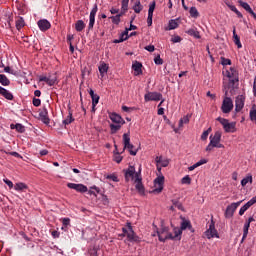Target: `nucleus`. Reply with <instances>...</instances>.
<instances>
[{"instance_id": "nucleus-3", "label": "nucleus", "mask_w": 256, "mask_h": 256, "mask_svg": "<svg viewBox=\"0 0 256 256\" xmlns=\"http://www.w3.org/2000/svg\"><path fill=\"white\" fill-rule=\"evenodd\" d=\"M127 227L128 228H123L122 231L127 237L128 241H130V243H139V236H137L135 231H133V226H131V223H127Z\"/></svg>"}, {"instance_id": "nucleus-54", "label": "nucleus", "mask_w": 256, "mask_h": 256, "mask_svg": "<svg viewBox=\"0 0 256 256\" xmlns=\"http://www.w3.org/2000/svg\"><path fill=\"white\" fill-rule=\"evenodd\" d=\"M160 165L161 167H169V159H162Z\"/></svg>"}, {"instance_id": "nucleus-10", "label": "nucleus", "mask_w": 256, "mask_h": 256, "mask_svg": "<svg viewBox=\"0 0 256 256\" xmlns=\"http://www.w3.org/2000/svg\"><path fill=\"white\" fill-rule=\"evenodd\" d=\"M124 173L126 183H129L130 181H135V175H137V172L135 171V166H129L128 169L124 170Z\"/></svg>"}, {"instance_id": "nucleus-37", "label": "nucleus", "mask_w": 256, "mask_h": 256, "mask_svg": "<svg viewBox=\"0 0 256 256\" xmlns=\"http://www.w3.org/2000/svg\"><path fill=\"white\" fill-rule=\"evenodd\" d=\"M228 7L233 11V13L237 15V17H239V19H243V14L239 10H237V7H235V5H228Z\"/></svg>"}, {"instance_id": "nucleus-39", "label": "nucleus", "mask_w": 256, "mask_h": 256, "mask_svg": "<svg viewBox=\"0 0 256 256\" xmlns=\"http://www.w3.org/2000/svg\"><path fill=\"white\" fill-rule=\"evenodd\" d=\"M187 123H189V115H186L179 120V129H181L183 125H187Z\"/></svg>"}, {"instance_id": "nucleus-47", "label": "nucleus", "mask_w": 256, "mask_h": 256, "mask_svg": "<svg viewBox=\"0 0 256 256\" xmlns=\"http://www.w3.org/2000/svg\"><path fill=\"white\" fill-rule=\"evenodd\" d=\"M97 193H99V188L97 187H91V189L88 191L89 195H94V197H97Z\"/></svg>"}, {"instance_id": "nucleus-48", "label": "nucleus", "mask_w": 256, "mask_h": 256, "mask_svg": "<svg viewBox=\"0 0 256 256\" xmlns=\"http://www.w3.org/2000/svg\"><path fill=\"white\" fill-rule=\"evenodd\" d=\"M91 99H92V106L97 107V104L99 103V95L96 94L95 96H92Z\"/></svg>"}, {"instance_id": "nucleus-63", "label": "nucleus", "mask_w": 256, "mask_h": 256, "mask_svg": "<svg viewBox=\"0 0 256 256\" xmlns=\"http://www.w3.org/2000/svg\"><path fill=\"white\" fill-rule=\"evenodd\" d=\"M247 235H249V228H243V239H247Z\"/></svg>"}, {"instance_id": "nucleus-23", "label": "nucleus", "mask_w": 256, "mask_h": 256, "mask_svg": "<svg viewBox=\"0 0 256 256\" xmlns=\"http://www.w3.org/2000/svg\"><path fill=\"white\" fill-rule=\"evenodd\" d=\"M99 73L101 75V77H105V73H107L109 71V65H107V63L102 62L99 67Z\"/></svg>"}, {"instance_id": "nucleus-29", "label": "nucleus", "mask_w": 256, "mask_h": 256, "mask_svg": "<svg viewBox=\"0 0 256 256\" xmlns=\"http://www.w3.org/2000/svg\"><path fill=\"white\" fill-rule=\"evenodd\" d=\"M238 3L240 6H242L243 9H245V11H247V13H253V9H251L249 3L244 2L242 0H239Z\"/></svg>"}, {"instance_id": "nucleus-20", "label": "nucleus", "mask_w": 256, "mask_h": 256, "mask_svg": "<svg viewBox=\"0 0 256 256\" xmlns=\"http://www.w3.org/2000/svg\"><path fill=\"white\" fill-rule=\"evenodd\" d=\"M112 123H121V124H125V120L117 113H111L109 115Z\"/></svg>"}, {"instance_id": "nucleus-60", "label": "nucleus", "mask_w": 256, "mask_h": 256, "mask_svg": "<svg viewBox=\"0 0 256 256\" xmlns=\"http://www.w3.org/2000/svg\"><path fill=\"white\" fill-rule=\"evenodd\" d=\"M146 51H149V53H153L155 51V46L154 45H148L145 47Z\"/></svg>"}, {"instance_id": "nucleus-62", "label": "nucleus", "mask_w": 256, "mask_h": 256, "mask_svg": "<svg viewBox=\"0 0 256 256\" xmlns=\"http://www.w3.org/2000/svg\"><path fill=\"white\" fill-rule=\"evenodd\" d=\"M62 223L64 227H67L71 223V220L69 218H63Z\"/></svg>"}, {"instance_id": "nucleus-42", "label": "nucleus", "mask_w": 256, "mask_h": 256, "mask_svg": "<svg viewBox=\"0 0 256 256\" xmlns=\"http://www.w3.org/2000/svg\"><path fill=\"white\" fill-rule=\"evenodd\" d=\"M47 85H49L50 87H53V85H55V83H57V77H52V76H49L48 77V80H47Z\"/></svg>"}, {"instance_id": "nucleus-30", "label": "nucleus", "mask_w": 256, "mask_h": 256, "mask_svg": "<svg viewBox=\"0 0 256 256\" xmlns=\"http://www.w3.org/2000/svg\"><path fill=\"white\" fill-rule=\"evenodd\" d=\"M179 27V23H177V20H170L168 24L167 31H173V29H177Z\"/></svg>"}, {"instance_id": "nucleus-25", "label": "nucleus", "mask_w": 256, "mask_h": 256, "mask_svg": "<svg viewBox=\"0 0 256 256\" xmlns=\"http://www.w3.org/2000/svg\"><path fill=\"white\" fill-rule=\"evenodd\" d=\"M14 189H15V191H25V190L29 189V186H27V184H25L23 182H18L14 185Z\"/></svg>"}, {"instance_id": "nucleus-17", "label": "nucleus", "mask_w": 256, "mask_h": 256, "mask_svg": "<svg viewBox=\"0 0 256 256\" xmlns=\"http://www.w3.org/2000/svg\"><path fill=\"white\" fill-rule=\"evenodd\" d=\"M185 229H189L191 233H195V229H193V225H191V221L186 220L185 218H182V223L179 228V230L181 231V235H183V231H185Z\"/></svg>"}, {"instance_id": "nucleus-16", "label": "nucleus", "mask_w": 256, "mask_h": 256, "mask_svg": "<svg viewBox=\"0 0 256 256\" xmlns=\"http://www.w3.org/2000/svg\"><path fill=\"white\" fill-rule=\"evenodd\" d=\"M98 7L97 4H94L91 12H90V17H89V25H88V30L91 31L95 25V15H97Z\"/></svg>"}, {"instance_id": "nucleus-55", "label": "nucleus", "mask_w": 256, "mask_h": 256, "mask_svg": "<svg viewBox=\"0 0 256 256\" xmlns=\"http://www.w3.org/2000/svg\"><path fill=\"white\" fill-rule=\"evenodd\" d=\"M207 163V159H201L197 163H195V167H201V165H205Z\"/></svg>"}, {"instance_id": "nucleus-49", "label": "nucleus", "mask_w": 256, "mask_h": 256, "mask_svg": "<svg viewBox=\"0 0 256 256\" xmlns=\"http://www.w3.org/2000/svg\"><path fill=\"white\" fill-rule=\"evenodd\" d=\"M123 41H127V38L125 35H123V33H121L120 38L113 40V43H123Z\"/></svg>"}, {"instance_id": "nucleus-28", "label": "nucleus", "mask_w": 256, "mask_h": 256, "mask_svg": "<svg viewBox=\"0 0 256 256\" xmlns=\"http://www.w3.org/2000/svg\"><path fill=\"white\" fill-rule=\"evenodd\" d=\"M0 83L4 87H7V86L11 85V81L4 74H0Z\"/></svg>"}, {"instance_id": "nucleus-58", "label": "nucleus", "mask_w": 256, "mask_h": 256, "mask_svg": "<svg viewBox=\"0 0 256 256\" xmlns=\"http://www.w3.org/2000/svg\"><path fill=\"white\" fill-rule=\"evenodd\" d=\"M147 25L148 27H151V25H153V15L148 14Z\"/></svg>"}, {"instance_id": "nucleus-35", "label": "nucleus", "mask_w": 256, "mask_h": 256, "mask_svg": "<svg viewBox=\"0 0 256 256\" xmlns=\"http://www.w3.org/2000/svg\"><path fill=\"white\" fill-rule=\"evenodd\" d=\"M123 14H117L116 16H111L110 19L112 20V23H114V25H119V23H121V17Z\"/></svg>"}, {"instance_id": "nucleus-6", "label": "nucleus", "mask_w": 256, "mask_h": 256, "mask_svg": "<svg viewBox=\"0 0 256 256\" xmlns=\"http://www.w3.org/2000/svg\"><path fill=\"white\" fill-rule=\"evenodd\" d=\"M143 178L141 177V169L135 174V180L134 183L136 190L140 195H145V186H143Z\"/></svg>"}, {"instance_id": "nucleus-9", "label": "nucleus", "mask_w": 256, "mask_h": 256, "mask_svg": "<svg viewBox=\"0 0 256 256\" xmlns=\"http://www.w3.org/2000/svg\"><path fill=\"white\" fill-rule=\"evenodd\" d=\"M205 235L207 239H213L216 237V239H219V233L217 232V229H215V222H211L209 225V229L205 231Z\"/></svg>"}, {"instance_id": "nucleus-15", "label": "nucleus", "mask_w": 256, "mask_h": 256, "mask_svg": "<svg viewBox=\"0 0 256 256\" xmlns=\"http://www.w3.org/2000/svg\"><path fill=\"white\" fill-rule=\"evenodd\" d=\"M67 188L74 189V191H77L78 193H87L88 191L87 186L83 184L68 183Z\"/></svg>"}, {"instance_id": "nucleus-45", "label": "nucleus", "mask_w": 256, "mask_h": 256, "mask_svg": "<svg viewBox=\"0 0 256 256\" xmlns=\"http://www.w3.org/2000/svg\"><path fill=\"white\" fill-rule=\"evenodd\" d=\"M156 3L155 1L151 2L148 9V15L153 16V12L155 11Z\"/></svg>"}, {"instance_id": "nucleus-27", "label": "nucleus", "mask_w": 256, "mask_h": 256, "mask_svg": "<svg viewBox=\"0 0 256 256\" xmlns=\"http://www.w3.org/2000/svg\"><path fill=\"white\" fill-rule=\"evenodd\" d=\"M233 39H234V43H235V45H237L238 49H241V47H243V45L241 44V40L239 38V35H237L235 28L233 29Z\"/></svg>"}, {"instance_id": "nucleus-36", "label": "nucleus", "mask_w": 256, "mask_h": 256, "mask_svg": "<svg viewBox=\"0 0 256 256\" xmlns=\"http://www.w3.org/2000/svg\"><path fill=\"white\" fill-rule=\"evenodd\" d=\"M75 119H73V113L69 112V115L66 119L63 120L64 125H71L72 122H74Z\"/></svg>"}, {"instance_id": "nucleus-34", "label": "nucleus", "mask_w": 256, "mask_h": 256, "mask_svg": "<svg viewBox=\"0 0 256 256\" xmlns=\"http://www.w3.org/2000/svg\"><path fill=\"white\" fill-rule=\"evenodd\" d=\"M250 120L255 121L256 123V105L255 104H253L250 109Z\"/></svg>"}, {"instance_id": "nucleus-56", "label": "nucleus", "mask_w": 256, "mask_h": 256, "mask_svg": "<svg viewBox=\"0 0 256 256\" xmlns=\"http://www.w3.org/2000/svg\"><path fill=\"white\" fill-rule=\"evenodd\" d=\"M33 105L34 107H39L41 105V99L33 98Z\"/></svg>"}, {"instance_id": "nucleus-44", "label": "nucleus", "mask_w": 256, "mask_h": 256, "mask_svg": "<svg viewBox=\"0 0 256 256\" xmlns=\"http://www.w3.org/2000/svg\"><path fill=\"white\" fill-rule=\"evenodd\" d=\"M172 205L176 208L179 209V211H183V204L177 200H172Z\"/></svg>"}, {"instance_id": "nucleus-11", "label": "nucleus", "mask_w": 256, "mask_h": 256, "mask_svg": "<svg viewBox=\"0 0 256 256\" xmlns=\"http://www.w3.org/2000/svg\"><path fill=\"white\" fill-rule=\"evenodd\" d=\"M161 99H163V94H161L159 92H148L144 96V100L146 102H149V101H161Z\"/></svg>"}, {"instance_id": "nucleus-41", "label": "nucleus", "mask_w": 256, "mask_h": 256, "mask_svg": "<svg viewBox=\"0 0 256 256\" xmlns=\"http://www.w3.org/2000/svg\"><path fill=\"white\" fill-rule=\"evenodd\" d=\"M189 13L194 19H197V17H199V11L196 7H191Z\"/></svg>"}, {"instance_id": "nucleus-38", "label": "nucleus", "mask_w": 256, "mask_h": 256, "mask_svg": "<svg viewBox=\"0 0 256 256\" xmlns=\"http://www.w3.org/2000/svg\"><path fill=\"white\" fill-rule=\"evenodd\" d=\"M133 9L135 13H141V11H143V5H141V1H137Z\"/></svg>"}, {"instance_id": "nucleus-50", "label": "nucleus", "mask_w": 256, "mask_h": 256, "mask_svg": "<svg viewBox=\"0 0 256 256\" xmlns=\"http://www.w3.org/2000/svg\"><path fill=\"white\" fill-rule=\"evenodd\" d=\"M221 63L224 66L231 65V59H228V58H225V57H221Z\"/></svg>"}, {"instance_id": "nucleus-14", "label": "nucleus", "mask_w": 256, "mask_h": 256, "mask_svg": "<svg viewBox=\"0 0 256 256\" xmlns=\"http://www.w3.org/2000/svg\"><path fill=\"white\" fill-rule=\"evenodd\" d=\"M227 77L230 79V83L235 85V83H239V76L237 74V70L235 68H230L227 72Z\"/></svg>"}, {"instance_id": "nucleus-4", "label": "nucleus", "mask_w": 256, "mask_h": 256, "mask_svg": "<svg viewBox=\"0 0 256 256\" xmlns=\"http://www.w3.org/2000/svg\"><path fill=\"white\" fill-rule=\"evenodd\" d=\"M216 121H219V123H221L226 133H235V131H237V129L235 128L237 124L235 122H229V120L221 117H218Z\"/></svg>"}, {"instance_id": "nucleus-53", "label": "nucleus", "mask_w": 256, "mask_h": 256, "mask_svg": "<svg viewBox=\"0 0 256 256\" xmlns=\"http://www.w3.org/2000/svg\"><path fill=\"white\" fill-rule=\"evenodd\" d=\"M172 43H181L182 38L181 36H174L171 38Z\"/></svg>"}, {"instance_id": "nucleus-18", "label": "nucleus", "mask_w": 256, "mask_h": 256, "mask_svg": "<svg viewBox=\"0 0 256 256\" xmlns=\"http://www.w3.org/2000/svg\"><path fill=\"white\" fill-rule=\"evenodd\" d=\"M38 27L40 31H49L51 29V22L47 19H42L38 21Z\"/></svg>"}, {"instance_id": "nucleus-64", "label": "nucleus", "mask_w": 256, "mask_h": 256, "mask_svg": "<svg viewBox=\"0 0 256 256\" xmlns=\"http://www.w3.org/2000/svg\"><path fill=\"white\" fill-rule=\"evenodd\" d=\"M122 110L125 111V113H129L133 111V108L127 107V106H122Z\"/></svg>"}, {"instance_id": "nucleus-43", "label": "nucleus", "mask_w": 256, "mask_h": 256, "mask_svg": "<svg viewBox=\"0 0 256 256\" xmlns=\"http://www.w3.org/2000/svg\"><path fill=\"white\" fill-rule=\"evenodd\" d=\"M182 185H191V177L189 175H186L181 179Z\"/></svg>"}, {"instance_id": "nucleus-52", "label": "nucleus", "mask_w": 256, "mask_h": 256, "mask_svg": "<svg viewBox=\"0 0 256 256\" xmlns=\"http://www.w3.org/2000/svg\"><path fill=\"white\" fill-rule=\"evenodd\" d=\"M114 161H116L117 163H121V161H123V156H121L119 152H117L114 156Z\"/></svg>"}, {"instance_id": "nucleus-12", "label": "nucleus", "mask_w": 256, "mask_h": 256, "mask_svg": "<svg viewBox=\"0 0 256 256\" xmlns=\"http://www.w3.org/2000/svg\"><path fill=\"white\" fill-rule=\"evenodd\" d=\"M163 183H165V176H158L154 180L155 189L153 190V193H161L163 191Z\"/></svg>"}, {"instance_id": "nucleus-31", "label": "nucleus", "mask_w": 256, "mask_h": 256, "mask_svg": "<svg viewBox=\"0 0 256 256\" xmlns=\"http://www.w3.org/2000/svg\"><path fill=\"white\" fill-rule=\"evenodd\" d=\"M124 124L121 123H115V124H110V130L112 134L117 133L121 129V126Z\"/></svg>"}, {"instance_id": "nucleus-57", "label": "nucleus", "mask_w": 256, "mask_h": 256, "mask_svg": "<svg viewBox=\"0 0 256 256\" xmlns=\"http://www.w3.org/2000/svg\"><path fill=\"white\" fill-rule=\"evenodd\" d=\"M127 7H129V0H122V9L127 11Z\"/></svg>"}, {"instance_id": "nucleus-5", "label": "nucleus", "mask_w": 256, "mask_h": 256, "mask_svg": "<svg viewBox=\"0 0 256 256\" xmlns=\"http://www.w3.org/2000/svg\"><path fill=\"white\" fill-rule=\"evenodd\" d=\"M123 143H124V149H127L130 155L135 157V155H137V150H133L135 149V146L131 144V136L129 135V133L123 134Z\"/></svg>"}, {"instance_id": "nucleus-1", "label": "nucleus", "mask_w": 256, "mask_h": 256, "mask_svg": "<svg viewBox=\"0 0 256 256\" xmlns=\"http://www.w3.org/2000/svg\"><path fill=\"white\" fill-rule=\"evenodd\" d=\"M155 229L161 243H165L169 239L181 241V230L179 228H174V235L169 232V227L167 226H162L160 230L155 226Z\"/></svg>"}, {"instance_id": "nucleus-51", "label": "nucleus", "mask_w": 256, "mask_h": 256, "mask_svg": "<svg viewBox=\"0 0 256 256\" xmlns=\"http://www.w3.org/2000/svg\"><path fill=\"white\" fill-rule=\"evenodd\" d=\"M154 63L155 65H163V59H161L160 55L154 58Z\"/></svg>"}, {"instance_id": "nucleus-24", "label": "nucleus", "mask_w": 256, "mask_h": 256, "mask_svg": "<svg viewBox=\"0 0 256 256\" xmlns=\"http://www.w3.org/2000/svg\"><path fill=\"white\" fill-rule=\"evenodd\" d=\"M39 117L42 122H44L45 125H49V116H47V109H44V111L39 113Z\"/></svg>"}, {"instance_id": "nucleus-46", "label": "nucleus", "mask_w": 256, "mask_h": 256, "mask_svg": "<svg viewBox=\"0 0 256 256\" xmlns=\"http://www.w3.org/2000/svg\"><path fill=\"white\" fill-rule=\"evenodd\" d=\"M211 132V128H208L207 130H205L202 135H201V139L202 141H207V138L209 137V133Z\"/></svg>"}, {"instance_id": "nucleus-40", "label": "nucleus", "mask_w": 256, "mask_h": 256, "mask_svg": "<svg viewBox=\"0 0 256 256\" xmlns=\"http://www.w3.org/2000/svg\"><path fill=\"white\" fill-rule=\"evenodd\" d=\"M247 183H253V176H247L241 180L242 187H245Z\"/></svg>"}, {"instance_id": "nucleus-61", "label": "nucleus", "mask_w": 256, "mask_h": 256, "mask_svg": "<svg viewBox=\"0 0 256 256\" xmlns=\"http://www.w3.org/2000/svg\"><path fill=\"white\" fill-rule=\"evenodd\" d=\"M4 183L8 185L9 189H13V182L9 179H4Z\"/></svg>"}, {"instance_id": "nucleus-13", "label": "nucleus", "mask_w": 256, "mask_h": 256, "mask_svg": "<svg viewBox=\"0 0 256 256\" xmlns=\"http://www.w3.org/2000/svg\"><path fill=\"white\" fill-rule=\"evenodd\" d=\"M244 107H245V96L243 95L237 96L235 100L236 113H239L240 111H242Z\"/></svg>"}, {"instance_id": "nucleus-22", "label": "nucleus", "mask_w": 256, "mask_h": 256, "mask_svg": "<svg viewBox=\"0 0 256 256\" xmlns=\"http://www.w3.org/2000/svg\"><path fill=\"white\" fill-rule=\"evenodd\" d=\"M186 33L187 35H190V37H194V39H201V34L197 28H190L186 31Z\"/></svg>"}, {"instance_id": "nucleus-26", "label": "nucleus", "mask_w": 256, "mask_h": 256, "mask_svg": "<svg viewBox=\"0 0 256 256\" xmlns=\"http://www.w3.org/2000/svg\"><path fill=\"white\" fill-rule=\"evenodd\" d=\"M23 27H25V20L23 19V17H18L16 19V29L18 31H21V29H23Z\"/></svg>"}, {"instance_id": "nucleus-33", "label": "nucleus", "mask_w": 256, "mask_h": 256, "mask_svg": "<svg viewBox=\"0 0 256 256\" xmlns=\"http://www.w3.org/2000/svg\"><path fill=\"white\" fill-rule=\"evenodd\" d=\"M11 129H16L18 133H25V126H23L22 124H16V125L12 124Z\"/></svg>"}, {"instance_id": "nucleus-2", "label": "nucleus", "mask_w": 256, "mask_h": 256, "mask_svg": "<svg viewBox=\"0 0 256 256\" xmlns=\"http://www.w3.org/2000/svg\"><path fill=\"white\" fill-rule=\"evenodd\" d=\"M221 131H216L214 135L210 136V143L207 145L205 151L211 153L213 149H225V145L221 144Z\"/></svg>"}, {"instance_id": "nucleus-59", "label": "nucleus", "mask_w": 256, "mask_h": 256, "mask_svg": "<svg viewBox=\"0 0 256 256\" xmlns=\"http://www.w3.org/2000/svg\"><path fill=\"white\" fill-rule=\"evenodd\" d=\"M107 179H111V181H114L115 183H118L119 178L115 175H108Z\"/></svg>"}, {"instance_id": "nucleus-19", "label": "nucleus", "mask_w": 256, "mask_h": 256, "mask_svg": "<svg viewBox=\"0 0 256 256\" xmlns=\"http://www.w3.org/2000/svg\"><path fill=\"white\" fill-rule=\"evenodd\" d=\"M143 64H141V62L139 61H135V63L132 65V69L134 71V75H143Z\"/></svg>"}, {"instance_id": "nucleus-7", "label": "nucleus", "mask_w": 256, "mask_h": 256, "mask_svg": "<svg viewBox=\"0 0 256 256\" xmlns=\"http://www.w3.org/2000/svg\"><path fill=\"white\" fill-rule=\"evenodd\" d=\"M241 203H243V201L234 202L231 205L227 206L226 211H225V217L227 219H231V217H233L235 211H237V207H239V205H241Z\"/></svg>"}, {"instance_id": "nucleus-21", "label": "nucleus", "mask_w": 256, "mask_h": 256, "mask_svg": "<svg viewBox=\"0 0 256 256\" xmlns=\"http://www.w3.org/2000/svg\"><path fill=\"white\" fill-rule=\"evenodd\" d=\"M0 95L7 99L8 101H13V94L9 90L0 86Z\"/></svg>"}, {"instance_id": "nucleus-8", "label": "nucleus", "mask_w": 256, "mask_h": 256, "mask_svg": "<svg viewBox=\"0 0 256 256\" xmlns=\"http://www.w3.org/2000/svg\"><path fill=\"white\" fill-rule=\"evenodd\" d=\"M221 110L222 113H231L233 111V100L230 97L224 98Z\"/></svg>"}, {"instance_id": "nucleus-32", "label": "nucleus", "mask_w": 256, "mask_h": 256, "mask_svg": "<svg viewBox=\"0 0 256 256\" xmlns=\"http://www.w3.org/2000/svg\"><path fill=\"white\" fill-rule=\"evenodd\" d=\"M75 29L78 32L83 31V29H85V22H83V20H78L75 24Z\"/></svg>"}]
</instances>
